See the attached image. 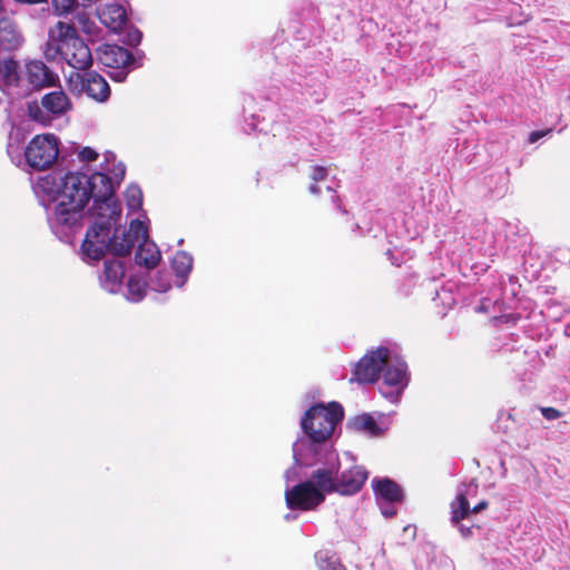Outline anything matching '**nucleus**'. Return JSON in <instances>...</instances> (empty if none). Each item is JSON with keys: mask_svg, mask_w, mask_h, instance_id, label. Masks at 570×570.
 Masks as SVG:
<instances>
[{"mask_svg": "<svg viewBox=\"0 0 570 570\" xmlns=\"http://www.w3.org/2000/svg\"><path fill=\"white\" fill-rule=\"evenodd\" d=\"M459 528V531L461 532L462 537L469 538L473 533V527H464L463 524L456 525Z\"/></svg>", "mask_w": 570, "mask_h": 570, "instance_id": "4c0bfd02", "label": "nucleus"}, {"mask_svg": "<svg viewBox=\"0 0 570 570\" xmlns=\"http://www.w3.org/2000/svg\"><path fill=\"white\" fill-rule=\"evenodd\" d=\"M41 106L52 115L60 116L71 109V101L62 90L46 94L41 99Z\"/></svg>", "mask_w": 570, "mask_h": 570, "instance_id": "6ab92c4d", "label": "nucleus"}, {"mask_svg": "<svg viewBox=\"0 0 570 570\" xmlns=\"http://www.w3.org/2000/svg\"><path fill=\"white\" fill-rule=\"evenodd\" d=\"M61 179L62 177L58 178L55 174H47L39 178L38 187L48 195L57 194L59 196Z\"/></svg>", "mask_w": 570, "mask_h": 570, "instance_id": "a878e982", "label": "nucleus"}, {"mask_svg": "<svg viewBox=\"0 0 570 570\" xmlns=\"http://www.w3.org/2000/svg\"><path fill=\"white\" fill-rule=\"evenodd\" d=\"M0 80L6 87H17L19 85V65L13 58L0 60Z\"/></svg>", "mask_w": 570, "mask_h": 570, "instance_id": "412c9836", "label": "nucleus"}, {"mask_svg": "<svg viewBox=\"0 0 570 570\" xmlns=\"http://www.w3.org/2000/svg\"><path fill=\"white\" fill-rule=\"evenodd\" d=\"M127 205L131 209L140 208L142 204V193L138 186H129L126 189Z\"/></svg>", "mask_w": 570, "mask_h": 570, "instance_id": "cd10ccee", "label": "nucleus"}, {"mask_svg": "<svg viewBox=\"0 0 570 570\" xmlns=\"http://www.w3.org/2000/svg\"><path fill=\"white\" fill-rule=\"evenodd\" d=\"M552 131V129H547V130H534V131H531L530 135H529V138H528V141L530 144H534L537 142L539 139L546 137L548 134H550Z\"/></svg>", "mask_w": 570, "mask_h": 570, "instance_id": "c9c22d12", "label": "nucleus"}, {"mask_svg": "<svg viewBox=\"0 0 570 570\" xmlns=\"http://www.w3.org/2000/svg\"><path fill=\"white\" fill-rule=\"evenodd\" d=\"M350 425L352 430L356 432H365L372 436H377L382 432L374 417L367 413L355 416L351 421Z\"/></svg>", "mask_w": 570, "mask_h": 570, "instance_id": "5701e85b", "label": "nucleus"}, {"mask_svg": "<svg viewBox=\"0 0 570 570\" xmlns=\"http://www.w3.org/2000/svg\"><path fill=\"white\" fill-rule=\"evenodd\" d=\"M372 489L377 499L389 503H400L404 494L402 488L392 479L375 478L372 480Z\"/></svg>", "mask_w": 570, "mask_h": 570, "instance_id": "4468645a", "label": "nucleus"}, {"mask_svg": "<svg viewBox=\"0 0 570 570\" xmlns=\"http://www.w3.org/2000/svg\"><path fill=\"white\" fill-rule=\"evenodd\" d=\"M130 41L138 45L142 38V35L139 30H135L134 32L129 33Z\"/></svg>", "mask_w": 570, "mask_h": 570, "instance_id": "ea45409f", "label": "nucleus"}, {"mask_svg": "<svg viewBox=\"0 0 570 570\" xmlns=\"http://www.w3.org/2000/svg\"><path fill=\"white\" fill-rule=\"evenodd\" d=\"M160 257V252L155 243L149 242L148 237L140 240L135 254V261L139 266L154 268L158 265Z\"/></svg>", "mask_w": 570, "mask_h": 570, "instance_id": "a211bd4d", "label": "nucleus"}, {"mask_svg": "<svg viewBox=\"0 0 570 570\" xmlns=\"http://www.w3.org/2000/svg\"><path fill=\"white\" fill-rule=\"evenodd\" d=\"M381 374H383L384 384L389 386L403 389L406 384V364L403 362L390 363L387 361Z\"/></svg>", "mask_w": 570, "mask_h": 570, "instance_id": "aec40b11", "label": "nucleus"}, {"mask_svg": "<svg viewBox=\"0 0 570 570\" xmlns=\"http://www.w3.org/2000/svg\"><path fill=\"white\" fill-rule=\"evenodd\" d=\"M43 56L48 61H62L78 71L88 70L94 63L91 50L75 26L62 21L49 30Z\"/></svg>", "mask_w": 570, "mask_h": 570, "instance_id": "f03ea898", "label": "nucleus"}, {"mask_svg": "<svg viewBox=\"0 0 570 570\" xmlns=\"http://www.w3.org/2000/svg\"><path fill=\"white\" fill-rule=\"evenodd\" d=\"M99 63L108 68L120 69L135 61L132 53L118 45L104 43L96 50Z\"/></svg>", "mask_w": 570, "mask_h": 570, "instance_id": "9d476101", "label": "nucleus"}, {"mask_svg": "<svg viewBox=\"0 0 570 570\" xmlns=\"http://www.w3.org/2000/svg\"><path fill=\"white\" fill-rule=\"evenodd\" d=\"M125 277V266L119 259H106L100 276L102 287L109 293H116Z\"/></svg>", "mask_w": 570, "mask_h": 570, "instance_id": "ddd939ff", "label": "nucleus"}, {"mask_svg": "<svg viewBox=\"0 0 570 570\" xmlns=\"http://www.w3.org/2000/svg\"><path fill=\"white\" fill-rule=\"evenodd\" d=\"M336 474L337 469L334 465L318 468L312 472L309 480L326 497L327 493H336Z\"/></svg>", "mask_w": 570, "mask_h": 570, "instance_id": "f3484780", "label": "nucleus"}, {"mask_svg": "<svg viewBox=\"0 0 570 570\" xmlns=\"http://www.w3.org/2000/svg\"><path fill=\"white\" fill-rule=\"evenodd\" d=\"M391 352L385 346H380L366 353L355 363L353 376L350 382L360 384H373L377 382L387 361H390Z\"/></svg>", "mask_w": 570, "mask_h": 570, "instance_id": "39448f33", "label": "nucleus"}, {"mask_svg": "<svg viewBox=\"0 0 570 570\" xmlns=\"http://www.w3.org/2000/svg\"><path fill=\"white\" fill-rule=\"evenodd\" d=\"M343 419V406L337 402H330L327 405L311 406L302 417L301 425L311 441L323 443L332 436L336 425Z\"/></svg>", "mask_w": 570, "mask_h": 570, "instance_id": "7ed1b4c3", "label": "nucleus"}, {"mask_svg": "<svg viewBox=\"0 0 570 570\" xmlns=\"http://www.w3.org/2000/svg\"><path fill=\"white\" fill-rule=\"evenodd\" d=\"M541 413L547 420H556L561 416V412L554 407H542Z\"/></svg>", "mask_w": 570, "mask_h": 570, "instance_id": "f704fd0d", "label": "nucleus"}, {"mask_svg": "<svg viewBox=\"0 0 570 570\" xmlns=\"http://www.w3.org/2000/svg\"><path fill=\"white\" fill-rule=\"evenodd\" d=\"M148 237L147 228L139 219L130 223L129 229L116 228L111 239H109V250L117 256H127L131 253L135 245L142 238Z\"/></svg>", "mask_w": 570, "mask_h": 570, "instance_id": "6e6552de", "label": "nucleus"}, {"mask_svg": "<svg viewBox=\"0 0 570 570\" xmlns=\"http://www.w3.org/2000/svg\"><path fill=\"white\" fill-rule=\"evenodd\" d=\"M79 158L82 161H87V163L94 161L98 158V153L90 147H83L79 153Z\"/></svg>", "mask_w": 570, "mask_h": 570, "instance_id": "2f4dec72", "label": "nucleus"}, {"mask_svg": "<svg viewBox=\"0 0 570 570\" xmlns=\"http://www.w3.org/2000/svg\"><path fill=\"white\" fill-rule=\"evenodd\" d=\"M43 107L38 101H30L27 105V110L29 117L41 124V125H49L51 121V117L49 116L48 111L42 109Z\"/></svg>", "mask_w": 570, "mask_h": 570, "instance_id": "bb28decb", "label": "nucleus"}, {"mask_svg": "<svg viewBox=\"0 0 570 570\" xmlns=\"http://www.w3.org/2000/svg\"><path fill=\"white\" fill-rule=\"evenodd\" d=\"M26 78L35 89L55 86L58 80V76L40 60L26 63Z\"/></svg>", "mask_w": 570, "mask_h": 570, "instance_id": "f8f14e48", "label": "nucleus"}, {"mask_svg": "<svg viewBox=\"0 0 570 570\" xmlns=\"http://www.w3.org/2000/svg\"><path fill=\"white\" fill-rule=\"evenodd\" d=\"M114 193L111 178L105 173H68L61 179L58 204L55 207L56 220L60 225L73 226L82 217L90 199L94 200V215L101 219L114 218L119 214Z\"/></svg>", "mask_w": 570, "mask_h": 570, "instance_id": "f257e3e1", "label": "nucleus"}, {"mask_svg": "<svg viewBox=\"0 0 570 570\" xmlns=\"http://www.w3.org/2000/svg\"><path fill=\"white\" fill-rule=\"evenodd\" d=\"M22 40L16 23L8 17L0 18V49L6 51L16 50L20 47Z\"/></svg>", "mask_w": 570, "mask_h": 570, "instance_id": "dca6fc26", "label": "nucleus"}, {"mask_svg": "<svg viewBox=\"0 0 570 570\" xmlns=\"http://www.w3.org/2000/svg\"><path fill=\"white\" fill-rule=\"evenodd\" d=\"M337 208L342 210L344 214L347 213L345 209H343L341 202L337 203Z\"/></svg>", "mask_w": 570, "mask_h": 570, "instance_id": "c03bdc74", "label": "nucleus"}, {"mask_svg": "<svg viewBox=\"0 0 570 570\" xmlns=\"http://www.w3.org/2000/svg\"><path fill=\"white\" fill-rule=\"evenodd\" d=\"M69 85L75 90L85 91L98 102H104L110 97L109 83L96 71L87 72L86 75L76 72L70 76Z\"/></svg>", "mask_w": 570, "mask_h": 570, "instance_id": "1a4fd4ad", "label": "nucleus"}, {"mask_svg": "<svg viewBox=\"0 0 570 570\" xmlns=\"http://www.w3.org/2000/svg\"><path fill=\"white\" fill-rule=\"evenodd\" d=\"M76 19L83 32L89 33V35L92 33L95 23L85 13H78Z\"/></svg>", "mask_w": 570, "mask_h": 570, "instance_id": "c756f323", "label": "nucleus"}, {"mask_svg": "<svg viewBox=\"0 0 570 570\" xmlns=\"http://www.w3.org/2000/svg\"><path fill=\"white\" fill-rule=\"evenodd\" d=\"M450 508L451 522L454 525H459V523L471 513L470 503L464 493H459L450 503Z\"/></svg>", "mask_w": 570, "mask_h": 570, "instance_id": "4be33fe9", "label": "nucleus"}, {"mask_svg": "<svg viewBox=\"0 0 570 570\" xmlns=\"http://www.w3.org/2000/svg\"><path fill=\"white\" fill-rule=\"evenodd\" d=\"M17 2H21V3H31V4H35V3H41V2H46L47 0H16Z\"/></svg>", "mask_w": 570, "mask_h": 570, "instance_id": "37998d69", "label": "nucleus"}, {"mask_svg": "<svg viewBox=\"0 0 570 570\" xmlns=\"http://www.w3.org/2000/svg\"><path fill=\"white\" fill-rule=\"evenodd\" d=\"M58 155V139L52 134L35 136L24 149L27 164L36 170L50 168L56 163Z\"/></svg>", "mask_w": 570, "mask_h": 570, "instance_id": "20e7f679", "label": "nucleus"}, {"mask_svg": "<svg viewBox=\"0 0 570 570\" xmlns=\"http://www.w3.org/2000/svg\"><path fill=\"white\" fill-rule=\"evenodd\" d=\"M285 502L288 509L298 511L315 510L325 501V495L318 491L312 480H305L285 491Z\"/></svg>", "mask_w": 570, "mask_h": 570, "instance_id": "423d86ee", "label": "nucleus"}, {"mask_svg": "<svg viewBox=\"0 0 570 570\" xmlns=\"http://www.w3.org/2000/svg\"><path fill=\"white\" fill-rule=\"evenodd\" d=\"M105 170L112 173L114 177L118 180V183L124 179L126 174V168L122 164L114 166L112 169L109 166H106Z\"/></svg>", "mask_w": 570, "mask_h": 570, "instance_id": "72a5a7b5", "label": "nucleus"}, {"mask_svg": "<svg viewBox=\"0 0 570 570\" xmlns=\"http://www.w3.org/2000/svg\"><path fill=\"white\" fill-rule=\"evenodd\" d=\"M382 513L386 518H392L396 514V510L393 508H387V509L383 510Z\"/></svg>", "mask_w": 570, "mask_h": 570, "instance_id": "a19ab883", "label": "nucleus"}, {"mask_svg": "<svg viewBox=\"0 0 570 570\" xmlns=\"http://www.w3.org/2000/svg\"><path fill=\"white\" fill-rule=\"evenodd\" d=\"M159 284L157 286L158 292H166L170 288V282L167 278H163V274L158 273Z\"/></svg>", "mask_w": 570, "mask_h": 570, "instance_id": "e433bc0d", "label": "nucleus"}, {"mask_svg": "<svg viewBox=\"0 0 570 570\" xmlns=\"http://www.w3.org/2000/svg\"><path fill=\"white\" fill-rule=\"evenodd\" d=\"M368 476V472L362 465H353L336 474V493L353 495L361 491Z\"/></svg>", "mask_w": 570, "mask_h": 570, "instance_id": "9b49d317", "label": "nucleus"}, {"mask_svg": "<svg viewBox=\"0 0 570 570\" xmlns=\"http://www.w3.org/2000/svg\"><path fill=\"white\" fill-rule=\"evenodd\" d=\"M77 0H52V7L58 16H63L75 9Z\"/></svg>", "mask_w": 570, "mask_h": 570, "instance_id": "c85d7f7f", "label": "nucleus"}, {"mask_svg": "<svg viewBox=\"0 0 570 570\" xmlns=\"http://www.w3.org/2000/svg\"><path fill=\"white\" fill-rule=\"evenodd\" d=\"M519 320H520V315L508 314V315H501V316L494 317L493 322L495 325L508 324V323L515 324Z\"/></svg>", "mask_w": 570, "mask_h": 570, "instance_id": "473e14b6", "label": "nucleus"}, {"mask_svg": "<svg viewBox=\"0 0 570 570\" xmlns=\"http://www.w3.org/2000/svg\"><path fill=\"white\" fill-rule=\"evenodd\" d=\"M327 177V169L323 166H314L312 168L311 178L313 181L318 183Z\"/></svg>", "mask_w": 570, "mask_h": 570, "instance_id": "7c9ffc66", "label": "nucleus"}, {"mask_svg": "<svg viewBox=\"0 0 570 570\" xmlns=\"http://www.w3.org/2000/svg\"><path fill=\"white\" fill-rule=\"evenodd\" d=\"M487 508H488V502L483 500L471 509V513H479L482 510H485Z\"/></svg>", "mask_w": 570, "mask_h": 570, "instance_id": "58836bf2", "label": "nucleus"}, {"mask_svg": "<svg viewBox=\"0 0 570 570\" xmlns=\"http://www.w3.org/2000/svg\"><path fill=\"white\" fill-rule=\"evenodd\" d=\"M309 193L311 194H314V195H318L321 193V188L317 186V184L314 181V184H312L309 186Z\"/></svg>", "mask_w": 570, "mask_h": 570, "instance_id": "79ce46f5", "label": "nucleus"}, {"mask_svg": "<svg viewBox=\"0 0 570 570\" xmlns=\"http://www.w3.org/2000/svg\"><path fill=\"white\" fill-rule=\"evenodd\" d=\"M171 267L179 278L185 279L191 271L193 257L184 250H178L173 257Z\"/></svg>", "mask_w": 570, "mask_h": 570, "instance_id": "b1692460", "label": "nucleus"}, {"mask_svg": "<svg viewBox=\"0 0 570 570\" xmlns=\"http://www.w3.org/2000/svg\"><path fill=\"white\" fill-rule=\"evenodd\" d=\"M128 298L131 302H139L146 295V283L137 277H129L127 282Z\"/></svg>", "mask_w": 570, "mask_h": 570, "instance_id": "393cba45", "label": "nucleus"}, {"mask_svg": "<svg viewBox=\"0 0 570 570\" xmlns=\"http://www.w3.org/2000/svg\"><path fill=\"white\" fill-rule=\"evenodd\" d=\"M96 222L86 233V237L81 244L83 255L94 261H99L109 249V239H111L110 220Z\"/></svg>", "mask_w": 570, "mask_h": 570, "instance_id": "0eeeda50", "label": "nucleus"}, {"mask_svg": "<svg viewBox=\"0 0 570 570\" xmlns=\"http://www.w3.org/2000/svg\"><path fill=\"white\" fill-rule=\"evenodd\" d=\"M97 16L100 22L112 31L121 30L127 21L126 10L118 3H109L98 9Z\"/></svg>", "mask_w": 570, "mask_h": 570, "instance_id": "2eb2a0df", "label": "nucleus"}]
</instances>
